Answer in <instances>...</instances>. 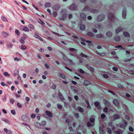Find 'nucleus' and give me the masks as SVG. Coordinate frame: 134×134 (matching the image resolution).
Masks as SVG:
<instances>
[{
  "label": "nucleus",
  "instance_id": "obj_22",
  "mask_svg": "<svg viewBox=\"0 0 134 134\" xmlns=\"http://www.w3.org/2000/svg\"><path fill=\"white\" fill-rule=\"evenodd\" d=\"M90 84V82L89 81L87 80L85 81L83 83V85L85 86H87Z\"/></svg>",
  "mask_w": 134,
  "mask_h": 134
},
{
  "label": "nucleus",
  "instance_id": "obj_21",
  "mask_svg": "<svg viewBox=\"0 0 134 134\" xmlns=\"http://www.w3.org/2000/svg\"><path fill=\"white\" fill-rule=\"evenodd\" d=\"M96 37L98 38H102L104 37V36L103 34H97L96 36Z\"/></svg>",
  "mask_w": 134,
  "mask_h": 134
},
{
  "label": "nucleus",
  "instance_id": "obj_32",
  "mask_svg": "<svg viewBox=\"0 0 134 134\" xmlns=\"http://www.w3.org/2000/svg\"><path fill=\"white\" fill-rule=\"evenodd\" d=\"M23 30L25 32H28L29 31V29L26 26L24 27Z\"/></svg>",
  "mask_w": 134,
  "mask_h": 134
},
{
  "label": "nucleus",
  "instance_id": "obj_15",
  "mask_svg": "<svg viewBox=\"0 0 134 134\" xmlns=\"http://www.w3.org/2000/svg\"><path fill=\"white\" fill-rule=\"evenodd\" d=\"M66 17V14H63L62 15V18H60V20H64L65 19Z\"/></svg>",
  "mask_w": 134,
  "mask_h": 134
},
{
  "label": "nucleus",
  "instance_id": "obj_23",
  "mask_svg": "<svg viewBox=\"0 0 134 134\" xmlns=\"http://www.w3.org/2000/svg\"><path fill=\"white\" fill-rule=\"evenodd\" d=\"M80 55L82 56V57H84L86 59H88L89 58L88 56L82 53H81L80 54Z\"/></svg>",
  "mask_w": 134,
  "mask_h": 134
},
{
  "label": "nucleus",
  "instance_id": "obj_53",
  "mask_svg": "<svg viewBox=\"0 0 134 134\" xmlns=\"http://www.w3.org/2000/svg\"><path fill=\"white\" fill-rule=\"evenodd\" d=\"M106 115L104 114H102L101 115V117L102 119H104L106 117Z\"/></svg>",
  "mask_w": 134,
  "mask_h": 134
},
{
  "label": "nucleus",
  "instance_id": "obj_35",
  "mask_svg": "<svg viewBox=\"0 0 134 134\" xmlns=\"http://www.w3.org/2000/svg\"><path fill=\"white\" fill-rule=\"evenodd\" d=\"M22 36V38L25 40L27 38V35L24 33L23 34Z\"/></svg>",
  "mask_w": 134,
  "mask_h": 134
},
{
  "label": "nucleus",
  "instance_id": "obj_59",
  "mask_svg": "<svg viewBox=\"0 0 134 134\" xmlns=\"http://www.w3.org/2000/svg\"><path fill=\"white\" fill-rule=\"evenodd\" d=\"M113 69L114 71H118V68L116 67H114L113 68Z\"/></svg>",
  "mask_w": 134,
  "mask_h": 134
},
{
  "label": "nucleus",
  "instance_id": "obj_12",
  "mask_svg": "<svg viewBox=\"0 0 134 134\" xmlns=\"http://www.w3.org/2000/svg\"><path fill=\"white\" fill-rule=\"evenodd\" d=\"M103 102L108 107H109L110 105V104L109 102L106 99L103 100Z\"/></svg>",
  "mask_w": 134,
  "mask_h": 134
},
{
  "label": "nucleus",
  "instance_id": "obj_50",
  "mask_svg": "<svg viewBox=\"0 0 134 134\" xmlns=\"http://www.w3.org/2000/svg\"><path fill=\"white\" fill-rule=\"evenodd\" d=\"M99 132L100 134H104L103 129H101L100 130H99Z\"/></svg>",
  "mask_w": 134,
  "mask_h": 134
},
{
  "label": "nucleus",
  "instance_id": "obj_25",
  "mask_svg": "<svg viewBox=\"0 0 134 134\" xmlns=\"http://www.w3.org/2000/svg\"><path fill=\"white\" fill-rule=\"evenodd\" d=\"M87 35L90 37H92L94 36V34L92 32H88L87 33Z\"/></svg>",
  "mask_w": 134,
  "mask_h": 134
},
{
  "label": "nucleus",
  "instance_id": "obj_64",
  "mask_svg": "<svg viewBox=\"0 0 134 134\" xmlns=\"http://www.w3.org/2000/svg\"><path fill=\"white\" fill-rule=\"evenodd\" d=\"M12 131L10 130H8L7 133V134H12Z\"/></svg>",
  "mask_w": 134,
  "mask_h": 134
},
{
  "label": "nucleus",
  "instance_id": "obj_52",
  "mask_svg": "<svg viewBox=\"0 0 134 134\" xmlns=\"http://www.w3.org/2000/svg\"><path fill=\"white\" fill-rule=\"evenodd\" d=\"M116 48H118L119 47H121V49H122L124 50H125L126 49V48H124L123 47H122V46L121 45H119L118 46H116L115 47Z\"/></svg>",
  "mask_w": 134,
  "mask_h": 134
},
{
  "label": "nucleus",
  "instance_id": "obj_24",
  "mask_svg": "<svg viewBox=\"0 0 134 134\" xmlns=\"http://www.w3.org/2000/svg\"><path fill=\"white\" fill-rule=\"evenodd\" d=\"M61 54L63 57V59L65 61H67L68 59L67 58L66 56L62 53H61Z\"/></svg>",
  "mask_w": 134,
  "mask_h": 134
},
{
  "label": "nucleus",
  "instance_id": "obj_60",
  "mask_svg": "<svg viewBox=\"0 0 134 134\" xmlns=\"http://www.w3.org/2000/svg\"><path fill=\"white\" fill-rule=\"evenodd\" d=\"M72 17V15L71 14H69L68 16V18L69 19H71Z\"/></svg>",
  "mask_w": 134,
  "mask_h": 134
},
{
  "label": "nucleus",
  "instance_id": "obj_36",
  "mask_svg": "<svg viewBox=\"0 0 134 134\" xmlns=\"http://www.w3.org/2000/svg\"><path fill=\"white\" fill-rule=\"evenodd\" d=\"M124 35L125 37H129L130 36V35L127 32H123Z\"/></svg>",
  "mask_w": 134,
  "mask_h": 134
},
{
  "label": "nucleus",
  "instance_id": "obj_6",
  "mask_svg": "<svg viewBox=\"0 0 134 134\" xmlns=\"http://www.w3.org/2000/svg\"><path fill=\"white\" fill-rule=\"evenodd\" d=\"M123 131L120 129H118L114 131V133L115 134H122Z\"/></svg>",
  "mask_w": 134,
  "mask_h": 134
},
{
  "label": "nucleus",
  "instance_id": "obj_14",
  "mask_svg": "<svg viewBox=\"0 0 134 134\" xmlns=\"http://www.w3.org/2000/svg\"><path fill=\"white\" fill-rule=\"evenodd\" d=\"M113 35L112 33L110 31L107 32L106 33V36L108 37H111Z\"/></svg>",
  "mask_w": 134,
  "mask_h": 134
},
{
  "label": "nucleus",
  "instance_id": "obj_47",
  "mask_svg": "<svg viewBox=\"0 0 134 134\" xmlns=\"http://www.w3.org/2000/svg\"><path fill=\"white\" fill-rule=\"evenodd\" d=\"M59 77L62 79H64L65 78V76L64 75L62 74H60L59 75Z\"/></svg>",
  "mask_w": 134,
  "mask_h": 134
},
{
  "label": "nucleus",
  "instance_id": "obj_54",
  "mask_svg": "<svg viewBox=\"0 0 134 134\" xmlns=\"http://www.w3.org/2000/svg\"><path fill=\"white\" fill-rule=\"evenodd\" d=\"M26 47L25 45H22L21 46V48L22 50H24L26 49Z\"/></svg>",
  "mask_w": 134,
  "mask_h": 134
},
{
  "label": "nucleus",
  "instance_id": "obj_37",
  "mask_svg": "<svg viewBox=\"0 0 134 134\" xmlns=\"http://www.w3.org/2000/svg\"><path fill=\"white\" fill-rule=\"evenodd\" d=\"M1 19L2 20L5 22H7V20L5 17L3 16H1Z\"/></svg>",
  "mask_w": 134,
  "mask_h": 134
},
{
  "label": "nucleus",
  "instance_id": "obj_20",
  "mask_svg": "<svg viewBox=\"0 0 134 134\" xmlns=\"http://www.w3.org/2000/svg\"><path fill=\"white\" fill-rule=\"evenodd\" d=\"M2 121L4 122H5L8 124L9 125H10V123L7 119L5 118H2Z\"/></svg>",
  "mask_w": 134,
  "mask_h": 134
},
{
  "label": "nucleus",
  "instance_id": "obj_5",
  "mask_svg": "<svg viewBox=\"0 0 134 134\" xmlns=\"http://www.w3.org/2000/svg\"><path fill=\"white\" fill-rule=\"evenodd\" d=\"M76 7L74 4H72L69 7V8L72 10H76Z\"/></svg>",
  "mask_w": 134,
  "mask_h": 134
},
{
  "label": "nucleus",
  "instance_id": "obj_10",
  "mask_svg": "<svg viewBox=\"0 0 134 134\" xmlns=\"http://www.w3.org/2000/svg\"><path fill=\"white\" fill-rule=\"evenodd\" d=\"M45 113L48 116L50 117H52L53 116L52 113L50 111L48 110H46Z\"/></svg>",
  "mask_w": 134,
  "mask_h": 134
},
{
  "label": "nucleus",
  "instance_id": "obj_39",
  "mask_svg": "<svg viewBox=\"0 0 134 134\" xmlns=\"http://www.w3.org/2000/svg\"><path fill=\"white\" fill-rule=\"evenodd\" d=\"M59 97L62 100H64V98L63 97V96L62 94L59 93Z\"/></svg>",
  "mask_w": 134,
  "mask_h": 134
},
{
  "label": "nucleus",
  "instance_id": "obj_2",
  "mask_svg": "<svg viewBox=\"0 0 134 134\" xmlns=\"http://www.w3.org/2000/svg\"><path fill=\"white\" fill-rule=\"evenodd\" d=\"M109 19L112 22H114L115 20V17L114 15L111 13L109 14L108 16Z\"/></svg>",
  "mask_w": 134,
  "mask_h": 134
},
{
  "label": "nucleus",
  "instance_id": "obj_57",
  "mask_svg": "<svg viewBox=\"0 0 134 134\" xmlns=\"http://www.w3.org/2000/svg\"><path fill=\"white\" fill-rule=\"evenodd\" d=\"M9 102L10 103H11L12 104H13V103L14 102V99L11 98L9 100Z\"/></svg>",
  "mask_w": 134,
  "mask_h": 134
},
{
  "label": "nucleus",
  "instance_id": "obj_49",
  "mask_svg": "<svg viewBox=\"0 0 134 134\" xmlns=\"http://www.w3.org/2000/svg\"><path fill=\"white\" fill-rule=\"evenodd\" d=\"M95 27L98 29H100L101 26L99 25L96 24L95 25Z\"/></svg>",
  "mask_w": 134,
  "mask_h": 134
},
{
  "label": "nucleus",
  "instance_id": "obj_29",
  "mask_svg": "<svg viewBox=\"0 0 134 134\" xmlns=\"http://www.w3.org/2000/svg\"><path fill=\"white\" fill-rule=\"evenodd\" d=\"M126 15V11L125 10H124L122 12V16L123 18L124 19L125 18Z\"/></svg>",
  "mask_w": 134,
  "mask_h": 134
},
{
  "label": "nucleus",
  "instance_id": "obj_1",
  "mask_svg": "<svg viewBox=\"0 0 134 134\" xmlns=\"http://www.w3.org/2000/svg\"><path fill=\"white\" fill-rule=\"evenodd\" d=\"M122 121L124 123V124H120V127L121 128H124V129H125V127L127 125V122L125 120H123Z\"/></svg>",
  "mask_w": 134,
  "mask_h": 134
},
{
  "label": "nucleus",
  "instance_id": "obj_48",
  "mask_svg": "<svg viewBox=\"0 0 134 134\" xmlns=\"http://www.w3.org/2000/svg\"><path fill=\"white\" fill-rule=\"evenodd\" d=\"M17 105L18 107L20 108H22V107L21 104L18 102H17Z\"/></svg>",
  "mask_w": 134,
  "mask_h": 134
},
{
  "label": "nucleus",
  "instance_id": "obj_28",
  "mask_svg": "<svg viewBox=\"0 0 134 134\" xmlns=\"http://www.w3.org/2000/svg\"><path fill=\"white\" fill-rule=\"evenodd\" d=\"M114 120L117 119L119 118L120 116L119 115L115 114L113 116Z\"/></svg>",
  "mask_w": 134,
  "mask_h": 134
},
{
  "label": "nucleus",
  "instance_id": "obj_33",
  "mask_svg": "<svg viewBox=\"0 0 134 134\" xmlns=\"http://www.w3.org/2000/svg\"><path fill=\"white\" fill-rule=\"evenodd\" d=\"M94 125V123H91L90 122H87V125L88 127H91L92 126H93Z\"/></svg>",
  "mask_w": 134,
  "mask_h": 134
},
{
  "label": "nucleus",
  "instance_id": "obj_40",
  "mask_svg": "<svg viewBox=\"0 0 134 134\" xmlns=\"http://www.w3.org/2000/svg\"><path fill=\"white\" fill-rule=\"evenodd\" d=\"M91 12L93 13H96L98 12L97 10L95 9H92L91 10Z\"/></svg>",
  "mask_w": 134,
  "mask_h": 134
},
{
  "label": "nucleus",
  "instance_id": "obj_62",
  "mask_svg": "<svg viewBox=\"0 0 134 134\" xmlns=\"http://www.w3.org/2000/svg\"><path fill=\"white\" fill-rule=\"evenodd\" d=\"M108 108L107 107H105L103 109V111L105 113H106L107 112L108 110Z\"/></svg>",
  "mask_w": 134,
  "mask_h": 134
},
{
  "label": "nucleus",
  "instance_id": "obj_27",
  "mask_svg": "<svg viewBox=\"0 0 134 134\" xmlns=\"http://www.w3.org/2000/svg\"><path fill=\"white\" fill-rule=\"evenodd\" d=\"M77 109L81 113H83L84 111L83 109L80 107H78Z\"/></svg>",
  "mask_w": 134,
  "mask_h": 134
},
{
  "label": "nucleus",
  "instance_id": "obj_44",
  "mask_svg": "<svg viewBox=\"0 0 134 134\" xmlns=\"http://www.w3.org/2000/svg\"><path fill=\"white\" fill-rule=\"evenodd\" d=\"M28 26L31 29H34V27L33 25L31 24H29Z\"/></svg>",
  "mask_w": 134,
  "mask_h": 134
},
{
  "label": "nucleus",
  "instance_id": "obj_38",
  "mask_svg": "<svg viewBox=\"0 0 134 134\" xmlns=\"http://www.w3.org/2000/svg\"><path fill=\"white\" fill-rule=\"evenodd\" d=\"M107 130L109 134H111V130L110 128H107Z\"/></svg>",
  "mask_w": 134,
  "mask_h": 134
},
{
  "label": "nucleus",
  "instance_id": "obj_17",
  "mask_svg": "<svg viewBox=\"0 0 134 134\" xmlns=\"http://www.w3.org/2000/svg\"><path fill=\"white\" fill-rule=\"evenodd\" d=\"M113 102V104L116 106H118L119 105V103L117 99H114Z\"/></svg>",
  "mask_w": 134,
  "mask_h": 134
},
{
  "label": "nucleus",
  "instance_id": "obj_8",
  "mask_svg": "<svg viewBox=\"0 0 134 134\" xmlns=\"http://www.w3.org/2000/svg\"><path fill=\"white\" fill-rule=\"evenodd\" d=\"M34 124L36 127L39 128H41L42 125L41 124L36 122H34Z\"/></svg>",
  "mask_w": 134,
  "mask_h": 134
},
{
  "label": "nucleus",
  "instance_id": "obj_51",
  "mask_svg": "<svg viewBox=\"0 0 134 134\" xmlns=\"http://www.w3.org/2000/svg\"><path fill=\"white\" fill-rule=\"evenodd\" d=\"M53 15L54 17H56L57 15V12H54L53 13Z\"/></svg>",
  "mask_w": 134,
  "mask_h": 134
},
{
  "label": "nucleus",
  "instance_id": "obj_30",
  "mask_svg": "<svg viewBox=\"0 0 134 134\" xmlns=\"http://www.w3.org/2000/svg\"><path fill=\"white\" fill-rule=\"evenodd\" d=\"M7 47L8 48H12L13 47V45L11 43L9 42L7 44Z\"/></svg>",
  "mask_w": 134,
  "mask_h": 134
},
{
  "label": "nucleus",
  "instance_id": "obj_19",
  "mask_svg": "<svg viewBox=\"0 0 134 134\" xmlns=\"http://www.w3.org/2000/svg\"><path fill=\"white\" fill-rule=\"evenodd\" d=\"M80 29L82 31L84 30L85 29V25L83 24H81L80 25Z\"/></svg>",
  "mask_w": 134,
  "mask_h": 134
},
{
  "label": "nucleus",
  "instance_id": "obj_55",
  "mask_svg": "<svg viewBox=\"0 0 134 134\" xmlns=\"http://www.w3.org/2000/svg\"><path fill=\"white\" fill-rule=\"evenodd\" d=\"M14 60L15 61H19L20 60V59H19L17 58V57H16L14 58Z\"/></svg>",
  "mask_w": 134,
  "mask_h": 134
},
{
  "label": "nucleus",
  "instance_id": "obj_31",
  "mask_svg": "<svg viewBox=\"0 0 134 134\" xmlns=\"http://www.w3.org/2000/svg\"><path fill=\"white\" fill-rule=\"evenodd\" d=\"M25 40L23 38H20L19 39V41L20 42L23 44L25 43Z\"/></svg>",
  "mask_w": 134,
  "mask_h": 134
},
{
  "label": "nucleus",
  "instance_id": "obj_41",
  "mask_svg": "<svg viewBox=\"0 0 134 134\" xmlns=\"http://www.w3.org/2000/svg\"><path fill=\"white\" fill-rule=\"evenodd\" d=\"M57 107L58 109L61 110L62 108V106L60 104H58L57 105Z\"/></svg>",
  "mask_w": 134,
  "mask_h": 134
},
{
  "label": "nucleus",
  "instance_id": "obj_34",
  "mask_svg": "<svg viewBox=\"0 0 134 134\" xmlns=\"http://www.w3.org/2000/svg\"><path fill=\"white\" fill-rule=\"evenodd\" d=\"M120 37L119 36H116L114 38V39L115 41H119L120 40Z\"/></svg>",
  "mask_w": 134,
  "mask_h": 134
},
{
  "label": "nucleus",
  "instance_id": "obj_18",
  "mask_svg": "<svg viewBox=\"0 0 134 134\" xmlns=\"http://www.w3.org/2000/svg\"><path fill=\"white\" fill-rule=\"evenodd\" d=\"M1 34L2 36L4 38L7 37L8 35V34L5 31H3Z\"/></svg>",
  "mask_w": 134,
  "mask_h": 134
},
{
  "label": "nucleus",
  "instance_id": "obj_46",
  "mask_svg": "<svg viewBox=\"0 0 134 134\" xmlns=\"http://www.w3.org/2000/svg\"><path fill=\"white\" fill-rule=\"evenodd\" d=\"M129 130L131 132H133L134 131V129L131 126H129Z\"/></svg>",
  "mask_w": 134,
  "mask_h": 134
},
{
  "label": "nucleus",
  "instance_id": "obj_4",
  "mask_svg": "<svg viewBox=\"0 0 134 134\" xmlns=\"http://www.w3.org/2000/svg\"><path fill=\"white\" fill-rule=\"evenodd\" d=\"M60 4H56L54 5L52 7L53 9L55 10H57L60 8Z\"/></svg>",
  "mask_w": 134,
  "mask_h": 134
},
{
  "label": "nucleus",
  "instance_id": "obj_9",
  "mask_svg": "<svg viewBox=\"0 0 134 134\" xmlns=\"http://www.w3.org/2000/svg\"><path fill=\"white\" fill-rule=\"evenodd\" d=\"M21 118L23 120L26 122H29V119H28L27 117L25 115H22Z\"/></svg>",
  "mask_w": 134,
  "mask_h": 134
},
{
  "label": "nucleus",
  "instance_id": "obj_63",
  "mask_svg": "<svg viewBox=\"0 0 134 134\" xmlns=\"http://www.w3.org/2000/svg\"><path fill=\"white\" fill-rule=\"evenodd\" d=\"M2 100L3 101L6 102V96H5L2 98Z\"/></svg>",
  "mask_w": 134,
  "mask_h": 134
},
{
  "label": "nucleus",
  "instance_id": "obj_7",
  "mask_svg": "<svg viewBox=\"0 0 134 134\" xmlns=\"http://www.w3.org/2000/svg\"><path fill=\"white\" fill-rule=\"evenodd\" d=\"M81 18L83 20H86V14L83 13H81L80 14Z\"/></svg>",
  "mask_w": 134,
  "mask_h": 134
},
{
  "label": "nucleus",
  "instance_id": "obj_58",
  "mask_svg": "<svg viewBox=\"0 0 134 134\" xmlns=\"http://www.w3.org/2000/svg\"><path fill=\"white\" fill-rule=\"evenodd\" d=\"M15 33L18 35L19 36L20 35V33L19 31L18 30H16L15 31Z\"/></svg>",
  "mask_w": 134,
  "mask_h": 134
},
{
  "label": "nucleus",
  "instance_id": "obj_45",
  "mask_svg": "<svg viewBox=\"0 0 134 134\" xmlns=\"http://www.w3.org/2000/svg\"><path fill=\"white\" fill-rule=\"evenodd\" d=\"M4 75L5 76H8L9 77L10 76V74H9L7 72H5L3 73Z\"/></svg>",
  "mask_w": 134,
  "mask_h": 134
},
{
  "label": "nucleus",
  "instance_id": "obj_43",
  "mask_svg": "<svg viewBox=\"0 0 134 134\" xmlns=\"http://www.w3.org/2000/svg\"><path fill=\"white\" fill-rule=\"evenodd\" d=\"M10 112L13 115H15V111L14 109L11 110H10Z\"/></svg>",
  "mask_w": 134,
  "mask_h": 134
},
{
  "label": "nucleus",
  "instance_id": "obj_42",
  "mask_svg": "<svg viewBox=\"0 0 134 134\" xmlns=\"http://www.w3.org/2000/svg\"><path fill=\"white\" fill-rule=\"evenodd\" d=\"M90 121L91 123H94V122L95 121V119L93 118H91L90 119Z\"/></svg>",
  "mask_w": 134,
  "mask_h": 134
},
{
  "label": "nucleus",
  "instance_id": "obj_61",
  "mask_svg": "<svg viewBox=\"0 0 134 134\" xmlns=\"http://www.w3.org/2000/svg\"><path fill=\"white\" fill-rule=\"evenodd\" d=\"M37 57L39 59H41V55L40 54H37Z\"/></svg>",
  "mask_w": 134,
  "mask_h": 134
},
{
  "label": "nucleus",
  "instance_id": "obj_11",
  "mask_svg": "<svg viewBox=\"0 0 134 134\" xmlns=\"http://www.w3.org/2000/svg\"><path fill=\"white\" fill-rule=\"evenodd\" d=\"M94 104L98 109H100V105L99 102L97 101L95 102L94 103Z\"/></svg>",
  "mask_w": 134,
  "mask_h": 134
},
{
  "label": "nucleus",
  "instance_id": "obj_16",
  "mask_svg": "<svg viewBox=\"0 0 134 134\" xmlns=\"http://www.w3.org/2000/svg\"><path fill=\"white\" fill-rule=\"evenodd\" d=\"M122 31V29L121 27H118L116 30L115 32L116 34H118L120 32Z\"/></svg>",
  "mask_w": 134,
  "mask_h": 134
},
{
  "label": "nucleus",
  "instance_id": "obj_26",
  "mask_svg": "<svg viewBox=\"0 0 134 134\" xmlns=\"http://www.w3.org/2000/svg\"><path fill=\"white\" fill-rule=\"evenodd\" d=\"M51 4L50 3H45L44 6L46 8L49 7L51 6Z\"/></svg>",
  "mask_w": 134,
  "mask_h": 134
},
{
  "label": "nucleus",
  "instance_id": "obj_3",
  "mask_svg": "<svg viewBox=\"0 0 134 134\" xmlns=\"http://www.w3.org/2000/svg\"><path fill=\"white\" fill-rule=\"evenodd\" d=\"M105 16L104 15L101 14L99 15L97 18V21L100 22L104 19Z\"/></svg>",
  "mask_w": 134,
  "mask_h": 134
},
{
  "label": "nucleus",
  "instance_id": "obj_56",
  "mask_svg": "<svg viewBox=\"0 0 134 134\" xmlns=\"http://www.w3.org/2000/svg\"><path fill=\"white\" fill-rule=\"evenodd\" d=\"M19 74V71H18V70H17V71L16 72H15L14 74V76H16L17 75H18Z\"/></svg>",
  "mask_w": 134,
  "mask_h": 134
},
{
  "label": "nucleus",
  "instance_id": "obj_13",
  "mask_svg": "<svg viewBox=\"0 0 134 134\" xmlns=\"http://www.w3.org/2000/svg\"><path fill=\"white\" fill-rule=\"evenodd\" d=\"M34 36L36 38L40 40L41 41H42V38L40 37L36 33H35V34L34 35Z\"/></svg>",
  "mask_w": 134,
  "mask_h": 134
}]
</instances>
